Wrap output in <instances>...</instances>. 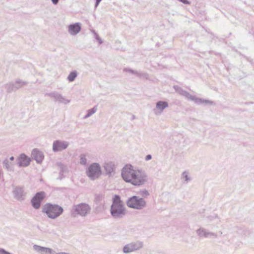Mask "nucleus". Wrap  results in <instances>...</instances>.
Returning a JSON list of instances; mask_svg holds the SVG:
<instances>
[{"mask_svg": "<svg viewBox=\"0 0 254 254\" xmlns=\"http://www.w3.org/2000/svg\"><path fill=\"white\" fill-rule=\"evenodd\" d=\"M76 73L75 72H71L68 76V79L69 81H72L76 77Z\"/></svg>", "mask_w": 254, "mask_h": 254, "instance_id": "nucleus-16", "label": "nucleus"}, {"mask_svg": "<svg viewBox=\"0 0 254 254\" xmlns=\"http://www.w3.org/2000/svg\"><path fill=\"white\" fill-rule=\"evenodd\" d=\"M95 112V110H94V109L92 110V114L94 113Z\"/></svg>", "mask_w": 254, "mask_h": 254, "instance_id": "nucleus-25", "label": "nucleus"}, {"mask_svg": "<svg viewBox=\"0 0 254 254\" xmlns=\"http://www.w3.org/2000/svg\"><path fill=\"white\" fill-rule=\"evenodd\" d=\"M93 33L94 34V36L96 40L100 43L101 44L103 42L101 40V39L100 38L99 35L95 31H93Z\"/></svg>", "mask_w": 254, "mask_h": 254, "instance_id": "nucleus-17", "label": "nucleus"}, {"mask_svg": "<svg viewBox=\"0 0 254 254\" xmlns=\"http://www.w3.org/2000/svg\"><path fill=\"white\" fill-rule=\"evenodd\" d=\"M151 158V156L150 155H148L146 156V160H149Z\"/></svg>", "mask_w": 254, "mask_h": 254, "instance_id": "nucleus-23", "label": "nucleus"}, {"mask_svg": "<svg viewBox=\"0 0 254 254\" xmlns=\"http://www.w3.org/2000/svg\"><path fill=\"white\" fill-rule=\"evenodd\" d=\"M32 154L37 162H41L44 158L43 153L37 149H34L32 151Z\"/></svg>", "mask_w": 254, "mask_h": 254, "instance_id": "nucleus-11", "label": "nucleus"}, {"mask_svg": "<svg viewBox=\"0 0 254 254\" xmlns=\"http://www.w3.org/2000/svg\"><path fill=\"white\" fill-rule=\"evenodd\" d=\"M90 211L89 205L86 203H81L74 207V211L81 216H85Z\"/></svg>", "mask_w": 254, "mask_h": 254, "instance_id": "nucleus-7", "label": "nucleus"}, {"mask_svg": "<svg viewBox=\"0 0 254 254\" xmlns=\"http://www.w3.org/2000/svg\"><path fill=\"white\" fill-rule=\"evenodd\" d=\"M51 1L54 4L56 5L58 3L59 0H51Z\"/></svg>", "mask_w": 254, "mask_h": 254, "instance_id": "nucleus-22", "label": "nucleus"}, {"mask_svg": "<svg viewBox=\"0 0 254 254\" xmlns=\"http://www.w3.org/2000/svg\"><path fill=\"white\" fill-rule=\"evenodd\" d=\"M168 104L166 102H159L157 104V108L161 110H163L165 108L167 107Z\"/></svg>", "mask_w": 254, "mask_h": 254, "instance_id": "nucleus-15", "label": "nucleus"}, {"mask_svg": "<svg viewBox=\"0 0 254 254\" xmlns=\"http://www.w3.org/2000/svg\"><path fill=\"white\" fill-rule=\"evenodd\" d=\"M10 160H13V157H11L10 158Z\"/></svg>", "mask_w": 254, "mask_h": 254, "instance_id": "nucleus-26", "label": "nucleus"}, {"mask_svg": "<svg viewBox=\"0 0 254 254\" xmlns=\"http://www.w3.org/2000/svg\"><path fill=\"white\" fill-rule=\"evenodd\" d=\"M5 253H7V252L5 251L4 250H0V253L1 254H5Z\"/></svg>", "mask_w": 254, "mask_h": 254, "instance_id": "nucleus-24", "label": "nucleus"}, {"mask_svg": "<svg viewBox=\"0 0 254 254\" xmlns=\"http://www.w3.org/2000/svg\"><path fill=\"white\" fill-rule=\"evenodd\" d=\"M34 248L35 250L41 252V253H45V254H51L52 252V250L50 249L41 247L38 246H35Z\"/></svg>", "mask_w": 254, "mask_h": 254, "instance_id": "nucleus-14", "label": "nucleus"}, {"mask_svg": "<svg viewBox=\"0 0 254 254\" xmlns=\"http://www.w3.org/2000/svg\"><path fill=\"white\" fill-rule=\"evenodd\" d=\"M101 174L100 167L99 164L93 163L91 164L88 170L87 175L92 179L99 177Z\"/></svg>", "mask_w": 254, "mask_h": 254, "instance_id": "nucleus-6", "label": "nucleus"}, {"mask_svg": "<svg viewBox=\"0 0 254 254\" xmlns=\"http://www.w3.org/2000/svg\"><path fill=\"white\" fill-rule=\"evenodd\" d=\"M80 30L81 26L79 23L70 24L68 27V32L70 35L72 36L77 35Z\"/></svg>", "mask_w": 254, "mask_h": 254, "instance_id": "nucleus-9", "label": "nucleus"}, {"mask_svg": "<svg viewBox=\"0 0 254 254\" xmlns=\"http://www.w3.org/2000/svg\"><path fill=\"white\" fill-rule=\"evenodd\" d=\"M138 248L139 247H137L135 244H130L124 247L123 251L125 253H128L138 249Z\"/></svg>", "mask_w": 254, "mask_h": 254, "instance_id": "nucleus-13", "label": "nucleus"}, {"mask_svg": "<svg viewBox=\"0 0 254 254\" xmlns=\"http://www.w3.org/2000/svg\"><path fill=\"white\" fill-rule=\"evenodd\" d=\"M15 192V193L16 195V196L17 197H19V196H18V193L20 192H23V190L21 188H17L14 191Z\"/></svg>", "mask_w": 254, "mask_h": 254, "instance_id": "nucleus-19", "label": "nucleus"}, {"mask_svg": "<svg viewBox=\"0 0 254 254\" xmlns=\"http://www.w3.org/2000/svg\"><path fill=\"white\" fill-rule=\"evenodd\" d=\"M19 165L22 166H26L28 165L30 162V159L27 157L24 154H21L19 157Z\"/></svg>", "mask_w": 254, "mask_h": 254, "instance_id": "nucleus-12", "label": "nucleus"}, {"mask_svg": "<svg viewBox=\"0 0 254 254\" xmlns=\"http://www.w3.org/2000/svg\"><path fill=\"white\" fill-rule=\"evenodd\" d=\"M5 254H10V253H8V252H7V253H5Z\"/></svg>", "mask_w": 254, "mask_h": 254, "instance_id": "nucleus-27", "label": "nucleus"}, {"mask_svg": "<svg viewBox=\"0 0 254 254\" xmlns=\"http://www.w3.org/2000/svg\"><path fill=\"white\" fill-rule=\"evenodd\" d=\"M67 146L68 143L65 142L56 141L53 143V149L54 151H58L65 149Z\"/></svg>", "mask_w": 254, "mask_h": 254, "instance_id": "nucleus-10", "label": "nucleus"}, {"mask_svg": "<svg viewBox=\"0 0 254 254\" xmlns=\"http://www.w3.org/2000/svg\"><path fill=\"white\" fill-rule=\"evenodd\" d=\"M136 170L134 169L130 165H126L122 171V177L123 179L128 183H131Z\"/></svg>", "mask_w": 254, "mask_h": 254, "instance_id": "nucleus-3", "label": "nucleus"}, {"mask_svg": "<svg viewBox=\"0 0 254 254\" xmlns=\"http://www.w3.org/2000/svg\"><path fill=\"white\" fill-rule=\"evenodd\" d=\"M42 211L49 217L54 219L61 215L63 212V209L57 205L48 203L43 206Z\"/></svg>", "mask_w": 254, "mask_h": 254, "instance_id": "nucleus-1", "label": "nucleus"}, {"mask_svg": "<svg viewBox=\"0 0 254 254\" xmlns=\"http://www.w3.org/2000/svg\"><path fill=\"white\" fill-rule=\"evenodd\" d=\"M181 2L184 3V4H190V2L188 1L187 0H179Z\"/></svg>", "mask_w": 254, "mask_h": 254, "instance_id": "nucleus-20", "label": "nucleus"}, {"mask_svg": "<svg viewBox=\"0 0 254 254\" xmlns=\"http://www.w3.org/2000/svg\"><path fill=\"white\" fill-rule=\"evenodd\" d=\"M45 197V193L43 191L37 193L31 199L33 207L36 209L40 207L41 202Z\"/></svg>", "mask_w": 254, "mask_h": 254, "instance_id": "nucleus-8", "label": "nucleus"}, {"mask_svg": "<svg viewBox=\"0 0 254 254\" xmlns=\"http://www.w3.org/2000/svg\"><path fill=\"white\" fill-rule=\"evenodd\" d=\"M131 184L134 186H141L147 181V176L145 173L139 170H136Z\"/></svg>", "mask_w": 254, "mask_h": 254, "instance_id": "nucleus-5", "label": "nucleus"}, {"mask_svg": "<svg viewBox=\"0 0 254 254\" xmlns=\"http://www.w3.org/2000/svg\"><path fill=\"white\" fill-rule=\"evenodd\" d=\"M101 0H96V3H95V8H96L98 6L99 3L100 2V1Z\"/></svg>", "mask_w": 254, "mask_h": 254, "instance_id": "nucleus-21", "label": "nucleus"}, {"mask_svg": "<svg viewBox=\"0 0 254 254\" xmlns=\"http://www.w3.org/2000/svg\"><path fill=\"white\" fill-rule=\"evenodd\" d=\"M122 202L118 195H115L113 198V203L111 207V214L114 216H118L124 213Z\"/></svg>", "mask_w": 254, "mask_h": 254, "instance_id": "nucleus-2", "label": "nucleus"}, {"mask_svg": "<svg viewBox=\"0 0 254 254\" xmlns=\"http://www.w3.org/2000/svg\"><path fill=\"white\" fill-rule=\"evenodd\" d=\"M86 158L85 157V156L81 155L80 156V163L81 164L85 165L86 164Z\"/></svg>", "mask_w": 254, "mask_h": 254, "instance_id": "nucleus-18", "label": "nucleus"}, {"mask_svg": "<svg viewBox=\"0 0 254 254\" xmlns=\"http://www.w3.org/2000/svg\"><path fill=\"white\" fill-rule=\"evenodd\" d=\"M127 205L130 208L140 209L145 205V202L142 198L133 196L128 200Z\"/></svg>", "mask_w": 254, "mask_h": 254, "instance_id": "nucleus-4", "label": "nucleus"}]
</instances>
